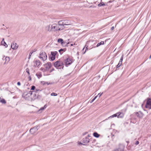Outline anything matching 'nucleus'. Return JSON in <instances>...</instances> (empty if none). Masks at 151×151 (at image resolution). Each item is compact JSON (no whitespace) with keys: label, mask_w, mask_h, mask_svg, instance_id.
Listing matches in <instances>:
<instances>
[{"label":"nucleus","mask_w":151,"mask_h":151,"mask_svg":"<svg viewBox=\"0 0 151 151\" xmlns=\"http://www.w3.org/2000/svg\"><path fill=\"white\" fill-rule=\"evenodd\" d=\"M54 66L58 69H63L64 67L63 63L62 61H57L54 63Z\"/></svg>","instance_id":"f257e3e1"},{"label":"nucleus","mask_w":151,"mask_h":151,"mask_svg":"<svg viewBox=\"0 0 151 151\" xmlns=\"http://www.w3.org/2000/svg\"><path fill=\"white\" fill-rule=\"evenodd\" d=\"M52 31L55 32L62 30L63 29V27H59V24H52Z\"/></svg>","instance_id":"f03ea898"},{"label":"nucleus","mask_w":151,"mask_h":151,"mask_svg":"<svg viewBox=\"0 0 151 151\" xmlns=\"http://www.w3.org/2000/svg\"><path fill=\"white\" fill-rule=\"evenodd\" d=\"M33 93L32 91H29L28 92H25L23 95V97L27 100L31 99V97Z\"/></svg>","instance_id":"7ed1b4c3"},{"label":"nucleus","mask_w":151,"mask_h":151,"mask_svg":"<svg viewBox=\"0 0 151 151\" xmlns=\"http://www.w3.org/2000/svg\"><path fill=\"white\" fill-rule=\"evenodd\" d=\"M39 57L43 61H45L47 59V55L45 52L43 51H42L40 52Z\"/></svg>","instance_id":"20e7f679"},{"label":"nucleus","mask_w":151,"mask_h":151,"mask_svg":"<svg viewBox=\"0 0 151 151\" xmlns=\"http://www.w3.org/2000/svg\"><path fill=\"white\" fill-rule=\"evenodd\" d=\"M145 107L148 109H151V99H149L147 101Z\"/></svg>","instance_id":"39448f33"},{"label":"nucleus","mask_w":151,"mask_h":151,"mask_svg":"<svg viewBox=\"0 0 151 151\" xmlns=\"http://www.w3.org/2000/svg\"><path fill=\"white\" fill-rule=\"evenodd\" d=\"M58 53L57 51L51 52L50 59L52 61L54 60L55 59V55Z\"/></svg>","instance_id":"423d86ee"},{"label":"nucleus","mask_w":151,"mask_h":151,"mask_svg":"<svg viewBox=\"0 0 151 151\" xmlns=\"http://www.w3.org/2000/svg\"><path fill=\"white\" fill-rule=\"evenodd\" d=\"M38 127H34L31 128L30 130V133L32 134H33L35 133L37 131L38 129Z\"/></svg>","instance_id":"0eeeda50"},{"label":"nucleus","mask_w":151,"mask_h":151,"mask_svg":"<svg viewBox=\"0 0 151 151\" xmlns=\"http://www.w3.org/2000/svg\"><path fill=\"white\" fill-rule=\"evenodd\" d=\"M72 62V59L70 58H68L65 60V65L67 66L68 65H69Z\"/></svg>","instance_id":"6e6552de"},{"label":"nucleus","mask_w":151,"mask_h":151,"mask_svg":"<svg viewBox=\"0 0 151 151\" xmlns=\"http://www.w3.org/2000/svg\"><path fill=\"white\" fill-rule=\"evenodd\" d=\"M39 90L36 89L35 90V91H32V92L33 93L31 97V99H36L37 98V94H35V93L37 92V91H39Z\"/></svg>","instance_id":"1a4fd4ad"},{"label":"nucleus","mask_w":151,"mask_h":151,"mask_svg":"<svg viewBox=\"0 0 151 151\" xmlns=\"http://www.w3.org/2000/svg\"><path fill=\"white\" fill-rule=\"evenodd\" d=\"M52 66L51 63L50 62H48L44 65V67L47 70H48Z\"/></svg>","instance_id":"9d476101"},{"label":"nucleus","mask_w":151,"mask_h":151,"mask_svg":"<svg viewBox=\"0 0 151 151\" xmlns=\"http://www.w3.org/2000/svg\"><path fill=\"white\" fill-rule=\"evenodd\" d=\"M18 47V45L16 43L14 42L12 43L11 45V47L13 50H15L17 49Z\"/></svg>","instance_id":"9b49d317"},{"label":"nucleus","mask_w":151,"mask_h":151,"mask_svg":"<svg viewBox=\"0 0 151 151\" xmlns=\"http://www.w3.org/2000/svg\"><path fill=\"white\" fill-rule=\"evenodd\" d=\"M33 63L34 66L35 67H38L40 65V62L39 60H36L35 61H34Z\"/></svg>","instance_id":"f8f14e48"},{"label":"nucleus","mask_w":151,"mask_h":151,"mask_svg":"<svg viewBox=\"0 0 151 151\" xmlns=\"http://www.w3.org/2000/svg\"><path fill=\"white\" fill-rule=\"evenodd\" d=\"M136 116L138 117L142 118L143 116V113L140 111H139L138 112L136 113Z\"/></svg>","instance_id":"ddd939ff"},{"label":"nucleus","mask_w":151,"mask_h":151,"mask_svg":"<svg viewBox=\"0 0 151 151\" xmlns=\"http://www.w3.org/2000/svg\"><path fill=\"white\" fill-rule=\"evenodd\" d=\"M90 142V139L88 137H86L83 139V142L85 143H88Z\"/></svg>","instance_id":"4468645a"},{"label":"nucleus","mask_w":151,"mask_h":151,"mask_svg":"<svg viewBox=\"0 0 151 151\" xmlns=\"http://www.w3.org/2000/svg\"><path fill=\"white\" fill-rule=\"evenodd\" d=\"M118 113H117L116 114L113 115H112L109 117L108 118L106 119L105 120H103V122H104L105 121H106L108 119H110V118H113L114 117H118Z\"/></svg>","instance_id":"2eb2a0df"},{"label":"nucleus","mask_w":151,"mask_h":151,"mask_svg":"<svg viewBox=\"0 0 151 151\" xmlns=\"http://www.w3.org/2000/svg\"><path fill=\"white\" fill-rule=\"evenodd\" d=\"M46 29L49 32L52 31V24L47 26L46 27Z\"/></svg>","instance_id":"dca6fc26"},{"label":"nucleus","mask_w":151,"mask_h":151,"mask_svg":"<svg viewBox=\"0 0 151 151\" xmlns=\"http://www.w3.org/2000/svg\"><path fill=\"white\" fill-rule=\"evenodd\" d=\"M118 114V118H123L124 116V114L122 112H119L117 113Z\"/></svg>","instance_id":"f3484780"},{"label":"nucleus","mask_w":151,"mask_h":151,"mask_svg":"<svg viewBox=\"0 0 151 151\" xmlns=\"http://www.w3.org/2000/svg\"><path fill=\"white\" fill-rule=\"evenodd\" d=\"M0 102L2 104H5L6 103V101L5 100L1 97H0Z\"/></svg>","instance_id":"a211bd4d"},{"label":"nucleus","mask_w":151,"mask_h":151,"mask_svg":"<svg viewBox=\"0 0 151 151\" xmlns=\"http://www.w3.org/2000/svg\"><path fill=\"white\" fill-rule=\"evenodd\" d=\"M70 24V23L68 21H63V25H69Z\"/></svg>","instance_id":"6ab92c4d"},{"label":"nucleus","mask_w":151,"mask_h":151,"mask_svg":"<svg viewBox=\"0 0 151 151\" xmlns=\"http://www.w3.org/2000/svg\"><path fill=\"white\" fill-rule=\"evenodd\" d=\"M59 24V27H62V26H63V21L61 20L58 22V24Z\"/></svg>","instance_id":"aec40b11"},{"label":"nucleus","mask_w":151,"mask_h":151,"mask_svg":"<svg viewBox=\"0 0 151 151\" xmlns=\"http://www.w3.org/2000/svg\"><path fill=\"white\" fill-rule=\"evenodd\" d=\"M58 42L59 43H61L63 45V44L64 43L63 40L62 39L59 38L58 39Z\"/></svg>","instance_id":"412c9836"},{"label":"nucleus","mask_w":151,"mask_h":151,"mask_svg":"<svg viewBox=\"0 0 151 151\" xmlns=\"http://www.w3.org/2000/svg\"><path fill=\"white\" fill-rule=\"evenodd\" d=\"M47 107V106L46 104L43 107H41L39 110V111H41V112L43 111Z\"/></svg>","instance_id":"4be33fe9"},{"label":"nucleus","mask_w":151,"mask_h":151,"mask_svg":"<svg viewBox=\"0 0 151 151\" xmlns=\"http://www.w3.org/2000/svg\"><path fill=\"white\" fill-rule=\"evenodd\" d=\"M123 55H122V56L121 58H120V59L119 62V65H122V60H123Z\"/></svg>","instance_id":"5701e85b"},{"label":"nucleus","mask_w":151,"mask_h":151,"mask_svg":"<svg viewBox=\"0 0 151 151\" xmlns=\"http://www.w3.org/2000/svg\"><path fill=\"white\" fill-rule=\"evenodd\" d=\"M1 43L6 47H7L8 46L7 45L4 41V39H3V40L1 41Z\"/></svg>","instance_id":"b1692460"},{"label":"nucleus","mask_w":151,"mask_h":151,"mask_svg":"<svg viewBox=\"0 0 151 151\" xmlns=\"http://www.w3.org/2000/svg\"><path fill=\"white\" fill-rule=\"evenodd\" d=\"M93 135L95 137L98 138L99 137V135L96 132H95L93 133Z\"/></svg>","instance_id":"393cba45"},{"label":"nucleus","mask_w":151,"mask_h":151,"mask_svg":"<svg viewBox=\"0 0 151 151\" xmlns=\"http://www.w3.org/2000/svg\"><path fill=\"white\" fill-rule=\"evenodd\" d=\"M5 62L6 63H8L10 61V58L9 57H6L5 58Z\"/></svg>","instance_id":"a878e982"},{"label":"nucleus","mask_w":151,"mask_h":151,"mask_svg":"<svg viewBox=\"0 0 151 151\" xmlns=\"http://www.w3.org/2000/svg\"><path fill=\"white\" fill-rule=\"evenodd\" d=\"M104 42L102 41L101 42H100V43H98L96 47H98L100 46V45H104Z\"/></svg>","instance_id":"bb28decb"},{"label":"nucleus","mask_w":151,"mask_h":151,"mask_svg":"<svg viewBox=\"0 0 151 151\" xmlns=\"http://www.w3.org/2000/svg\"><path fill=\"white\" fill-rule=\"evenodd\" d=\"M105 5L104 3V2H102L101 3H100V4H99L98 5V6H99L100 7L102 6H105Z\"/></svg>","instance_id":"cd10ccee"},{"label":"nucleus","mask_w":151,"mask_h":151,"mask_svg":"<svg viewBox=\"0 0 151 151\" xmlns=\"http://www.w3.org/2000/svg\"><path fill=\"white\" fill-rule=\"evenodd\" d=\"M26 72L28 73V76H29L30 75V73H29V69L28 68H27L26 69Z\"/></svg>","instance_id":"c85d7f7f"},{"label":"nucleus","mask_w":151,"mask_h":151,"mask_svg":"<svg viewBox=\"0 0 151 151\" xmlns=\"http://www.w3.org/2000/svg\"><path fill=\"white\" fill-rule=\"evenodd\" d=\"M97 97V96H96L95 97L90 101V103H92L94 100L96 99V98Z\"/></svg>","instance_id":"c756f323"},{"label":"nucleus","mask_w":151,"mask_h":151,"mask_svg":"<svg viewBox=\"0 0 151 151\" xmlns=\"http://www.w3.org/2000/svg\"><path fill=\"white\" fill-rule=\"evenodd\" d=\"M57 94L56 93H52L51 94V96H57Z\"/></svg>","instance_id":"7c9ffc66"},{"label":"nucleus","mask_w":151,"mask_h":151,"mask_svg":"<svg viewBox=\"0 0 151 151\" xmlns=\"http://www.w3.org/2000/svg\"><path fill=\"white\" fill-rule=\"evenodd\" d=\"M36 75L39 78L41 77L42 76V75L40 74H36Z\"/></svg>","instance_id":"2f4dec72"},{"label":"nucleus","mask_w":151,"mask_h":151,"mask_svg":"<svg viewBox=\"0 0 151 151\" xmlns=\"http://www.w3.org/2000/svg\"><path fill=\"white\" fill-rule=\"evenodd\" d=\"M35 88V87L34 86H31V90H34Z\"/></svg>","instance_id":"473e14b6"},{"label":"nucleus","mask_w":151,"mask_h":151,"mask_svg":"<svg viewBox=\"0 0 151 151\" xmlns=\"http://www.w3.org/2000/svg\"><path fill=\"white\" fill-rule=\"evenodd\" d=\"M63 49H61L59 50V51L60 52V54H62L63 52H61L63 51Z\"/></svg>","instance_id":"72a5a7b5"},{"label":"nucleus","mask_w":151,"mask_h":151,"mask_svg":"<svg viewBox=\"0 0 151 151\" xmlns=\"http://www.w3.org/2000/svg\"><path fill=\"white\" fill-rule=\"evenodd\" d=\"M113 151H123V150H120L119 148L115 149Z\"/></svg>","instance_id":"f704fd0d"},{"label":"nucleus","mask_w":151,"mask_h":151,"mask_svg":"<svg viewBox=\"0 0 151 151\" xmlns=\"http://www.w3.org/2000/svg\"><path fill=\"white\" fill-rule=\"evenodd\" d=\"M102 93H99L98 94V95L97 96H99V97H100L102 95Z\"/></svg>","instance_id":"c9c22d12"},{"label":"nucleus","mask_w":151,"mask_h":151,"mask_svg":"<svg viewBox=\"0 0 151 151\" xmlns=\"http://www.w3.org/2000/svg\"><path fill=\"white\" fill-rule=\"evenodd\" d=\"M88 50V47H87H87H86V50H85V51L83 52V54H84L85 53V52H86V50Z\"/></svg>","instance_id":"e433bc0d"},{"label":"nucleus","mask_w":151,"mask_h":151,"mask_svg":"<svg viewBox=\"0 0 151 151\" xmlns=\"http://www.w3.org/2000/svg\"><path fill=\"white\" fill-rule=\"evenodd\" d=\"M139 142L138 141H136L135 144L136 145H138L139 144Z\"/></svg>","instance_id":"4c0bfd02"},{"label":"nucleus","mask_w":151,"mask_h":151,"mask_svg":"<svg viewBox=\"0 0 151 151\" xmlns=\"http://www.w3.org/2000/svg\"><path fill=\"white\" fill-rule=\"evenodd\" d=\"M28 78L29 79V81L31 80V76L30 75L29 76Z\"/></svg>","instance_id":"58836bf2"},{"label":"nucleus","mask_w":151,"mask_h":151,"mask_svg":"<svg viewBox=\"0 0 151 151\" xmlns=\"http://www.w3.org/2000/svg\"><path fill=\"white\" fill-rule=\"evenodd\" d=\"M121 65H119V63H118V64L116 66V68H118Z\"/></svg>","instance_id":"ea45409f"},{"label":"nucleus","mask_w":151,"mask_h":151,"mask_svg":"<svg viewBox=\"0 0 151 151\" xmlns=\"http://www.w3.org/2000/svg\"><path fill=\"white\" fill-rule=\"evenodd\" d=\"M17 85H18L19 86L20 85H21L20 83L19 82H18L17 83Z\"/></svg>","instance_id":"a19ab883"},{"label":"nucleus","mask_w":151,"mask_h":151,"mask_svg":"<svg viewBox=\"0 0 151 151\" xmlns=\"http://www.w3.org/2000/svg\"><path fill=\"white\" fill-rule=\"evenodd\" d=\"M114 29V26L112 27L111 28V30H112Z\"/></svg>","instance_id":"79ce46f5"},{"label":"nucleus","mask_w":151,"mask_h":151,"mask_svg":"<svg viewBox=\"0 0 151 151\" xmlns=\"http://www.w3.org/2000/svg\"><path fill=\"white\" fill-rule=\"evenodd\" d=\"M32 52H30V53L29 54V56H30L32 55Z\"/></svg>","instance_id":"37998d69"},{"label":"nucleus","mask_w":151,"mask_h":151,"mask_svg":"<svg viewBox=\"0 0 151 151\" xmlns=\"http://www.w3.org/2000/svg\"><path fill=\"white\" fill-rule=\"evenodd\" d=\"M87 132H86L83 134V135H85L87 133Z\"/></svg>","instance_id":"c03bdc74"},{"label":"nucleus","mask_w":151,"mask_h":151,"mask_svg":"<svg viewBox=\"0 0 151 151\" xmlns=\"http://www.w3.org/2000/svg\"><path fill=\"white\" fill-rule=\"evenodd\" d=\"M90 137V136L89 135H88V137Z\"/></svg>","instance_id":"a18cd8bd"},{"label":"nucleus","mask_w":151,"mask_h":151,"mask_svg":"<svg viewBox=\"0 0 151 151\" xmlns=\"http://www.w3.org/2000/svg\"><path fill=\"white\" fill-rule=\"evenodd\" d=\"M73 45L72 44H71V46H73Z\"/></svg>","instance_id":"49530a36"},{"label":"nucleus","mask_w":151,"mask_h":151,"mask_svg":"<svg viewBox=\"0 0 151 151\" xmlns=\"http://www.w3.org/2000/svg\"><path fill=\"white\" fill-rule=\"evenodd\" d=\"M151 58V55H150V58Z\"/></svg>","instance_id":"de8ad7c7"},{"label":"nucleus","mask_w":151,"mask_h":151,"mask_svg":"<svg viewBox=\"0 0 151 151\" xmlns=\"http://www.w3.org/2000/svg\"><path fill=\"white\" fill-rule=\"evenodd\" d=\"M84 48H85V47H84V48H83V50H84Z\"/></svg>","instance_id":"09e8293b"}]
</instances>
